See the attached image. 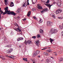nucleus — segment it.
<instances>
[{
	"label": "nucleus",
	"mask_w": 63,
	"mask_h": 63,
	"mask_svg": "<svg viewBox=\"0 0 63 63\" xmlns=\"http://www.w3.org/2000/svg\"><path fill=\"white\" fill-rule=\"evenodd\" d=\"M60 3L59 2L58 3V6H60L61 5V4H60Z\"/></svg>",
	"instance_id": "37998d69"
},
{
	"label": "nucleus",
	"mask_w": 63,
	"mask_h": 63,
	"mask_svg": "<svg viewBox=\"0 0 63 63\" xmlns=\"http://www.w3.org/2000/svg\"><path fill=\"white\" fill-rule=\"evenodd\" d=\"M39 52H40L38 50L36 51L35 53H34L33 54V55L34 57L35 56H36V55H38V54L39 53Z\"/></svg>",
	"instance_id": "7ed1b4c3"
},
{
	"label": "nucleus",
	"mask_w": 63,
	"mask_h": 63,
	"mask_svg": "<svg viewBox=\"0 0 63 63\" xmlns=\"http://www.w3.org/2000/svg\"><path fill=\"white\" fill-rule=\"evenodd\" d=\"M53 33L51 31V30H50V31L49 32V35H51V34H52Z\"/></svg>",
	"instance_id": "9b49d317"
},
{
	"label": "nucleus",
	"mask_w": 63,
	"mask_h": 63,
	"mask_svg": "<svg viewBox=\"0 0 63 63\" xmlns=\"http://www.w3.org/2000/svg\"><path fill=\"white\" fill-rule=\"evenodd\" d=\"M31 14V11H30L29 12H28L27 16H28L29 17V16Z\"/></svg>",
	"instance_id": "1a4fd4ad"
},
{
	"label": "nucleus",
	"mask_w": 63,
	"mask_h": 63,
	"mask_svg": "<svg viewBox=\"0 0 63 63\" xmlns=\"http://www.w3.org/2000/svg\"><path fill=\"white\" fill-rule=\"evenodd\" d=\"M38 9H43V8L41 6H38Z\"/></svg>",
	"instance_id": "ddd939ff"
},
{
	"label": "nucleus",
	"mask_w": 63,
	"mask_h": 63,
	"mask_svg": "<svg viewBox=\"0 0 63 63\" xmlns=\"http://www.w3.org/2000/svg\"><path fill=\"white\" fill-rule=\"evenodd\" d=\"M0 12L1 13V14H3L4 15L5 14H4V12H3L2 10H1V8H0Z\"/></svg>",
	"instance_id": "9d476101"
},
{
	"label": "nucleus",
	"mask_w": 63,
	"mask_h": 63,
	"mask_svg": "<svg viewBox=\"0 0 63 63\" xmlns=\"http://www.w3.org/2000/svg\"><path fill=\"white\" fill-rule=\"evenodd\" d=\"M53 34L55 33L56 32H57V30L56 29L53 28L52 30H51Z\"/></svg>",
	"instance_id": "f03ea898"
},
{
	"label": "nucleus",
	"mask_w": 63,
	"mask_h": 63,
	"mask_svg": "<svg viewBox=\"0 0 63 63\" xmlns=\"http://www.w3.org/2000/svg\"><path fill=\"white\" fill-rule=\"evenodd\" d=\"M53 18H55V17H56L54 16H53Z\"/></svg>",
	"instance_id": "4d7b16f0"
},
{
	"label": "nucleus",
	"mask_w": 63,
	"mask_h": 63,
	"mask_svg": "<svg viewBox=\"0 0 63 63\" xmlns=\"http://www.w3.org/2000/svg\"><path fill=\"white\" fill-rule=\"evenodd\" d=\"M51 58L52 59H54V58H53V57H51Z\"/></svg>",
	"instance_id": "603ef678"
},
{
	"label": "nucleus",
	"mask_w": 63,
	"mask_h": 63,
	"mask_svg": "<svg viewBox=\"0 0 63 63\" xmlns=\"http://www.w3.org/2000/svg\"><path fill=\"white\" fill-rule=\"evenodd\" d=\"M0 30H1V28L0 27Z\"/></svg>",
	"instance_id": "774afa93"
},
{
	"label": "nucleus",
	"mask_w": 63,
	"mask_h": 63,
	"mask_svg": "<svg viewBox=\"0 0 63 63\" xmlns=\"http://www.w3.org/2000/svg\"><path fill=\"white\" fill-rule=\"evenodd\" d=\"M23 3L24 4L22 5L23 6V7H26V6H27V4H26L27 3H25V1H24Z\"/></svg>",
	"instance_id": "6e6552de"
},
{
	"label": "nucleus",
	"mask_w": 63,
	"mask_h": 63,
	"mask_svg": "<svg viewBox=\"0 0 63 63\" xmlns=\"http://www.w3.org/2000/svg\"><path fill=\"white\" fill-rule=\"evenodd\" d=\"M29 0H27V2L28 3V4H27V5H28V6L29 5Z\"/></svg>",
	"instance_id": "7c9ffc66"
},
{
	"label": "nucleus",
	"mask_w": 63,
	"mask_h": 63,
	"mask_svg": "<svg viewBox=\"0 0 63 63\" xmlns=\"http://www.w3.org/2000/svg\"><path fill=\"white\" fill-rule=\"evenodd\" d=\"M63 26L61 25H60L59 27V28L60 29H62L63 28Z\"/></svg>",
	"instance_id": "f8f14e48"
},
{
	"label": "nucleus",
	"mask_w": 63,
	"mask_h": 63,
	"mask_svg": "<svg viewBox=\"0 0 63 63\" xmlns=\"http://www.w3.org/2000/svg\"><path fill=\"white\" fill-rule=\"evenodd\" d=\"M43 20H42V19H40V20L39 21V22H40V23H42V22H43Z\"/></svg>",
	"instance_id": "bb28decb"
},
{
	"label": "nucleus",
	"mask_w": 63,
	"mask_h": 63,
	"mask_svg": "<svg viewBox=\"0 0 63 63\" xmlns=\"http://www.w3.org/2000/svg\"><path fill=\"white\" fill-rule=\"evenodd\" d=\"M50 22H49V21H48V22H47V25H49Z\"/></svg>",
	"instance_id": "4be33fe9"
},
{
	"label": "nucleus",
	"mask_w": 63,
	"mask_h": 63,
	"mask_svg": "<svg viewBox=\"0 0 63 63\" xmlns=\"http://www.w3.org/2000/svg\"><path fill=\"white\" fill-rule=\"evenodd\" d=\"M31 41H29L28 40L26 42V40H25V41L24 42V44H25L26 45H27V44H30V43H31Z\"/></svg>",
	"instance_id": "39448f33"
},
{
	"label": "nucleus",
	"mask_w": 63,
	"mask_h": 63,
	"mask_svg": "<svg viewBox=\"0 0 63 63\" xmlns=\"http://www.w3.org/2000/svg\"><path fill=\"white\" fill-rule=\"evenodd\" d=\"M55 55H56V56L57 55V54H55Z\"/></svg>",
	"instance_id": "69168bd1"
},
{
	"label": "nucleus",
	"mask_w": 63,
	"mask_h": 63,
	"mask_svg": "<svg viewBox=\"0 0 63 63\" xmlns=\"http://www.w3.org/2000/svg\"><path fill=\"white\" fill-rule=\"evenodd\" d=\"M18 18V19H19V18H20V16H18L17 17Z\"/></svg>",
	"instance_id": "13d9d810"
},
{
	"label": "nucleus",
	"mask_w": 63,
	"mask_h": 63,
	"mask_svg": "<svg viewBox=\"0 0 63 63\" xmlns=\"http://www.w3.org/2000/svg\"><path fill=\"white\" fill-rule=\"evenodd\" d=\"M46 48H47L46 47L44 48L43 49H42V50H45Z\"/></svg>",
	"instance_id": "a19ab883"
},
{
	"label": "nucleus",
	"mask_w": 63,
	"mask_h": 63,
	"mask_svg": "<svg viewBox=\"0 0 63 63\" xmlns=\"http://www.w3.org/2000/svg\"><path fill=\"white\" fill-rule=\"evenodd\" d=\"M58 19H61V17H58Z\"/></svg>",
	"instance_id": "5fc2aeb1"
},
{
	"label": "nucleus",
	"mask_w": 63,
	"mask_h": 63,
	"mask_svg": "<svg viewBox=\"0 0 63 63\" xmlns=\"http://www.w3.org/2000/svg\"><path fill=\"white\" fill-rule=\"evenodd\" d=\"M16 12L17 13H19V10H17V11Z\"/></svg>",
	"instance_id": "4c0bfd02"
},
{
	"label": "nucleus",
	"mask_w": 63,
	"mask_h": 63,
	"mask_svg": "<svg viewBox=\"0 0 63 63\" xmlns=\"http://www.w3.org/2000/svg\"><path fill=\"white\" fill-rule=\"evenodd\" d=\"M44 12H45V11H44V9L42 11H41V13H43Z\"/></svg>",
	"instance_id": "c03bdc74"
},
{
	"label": "nucleus",
	"mask_w": 63,
	"mask_h": 63,
	"mask_svg": "<svg viewBox=\"0 0 63 63\" xmlns=\"http://www.w3.org/2000/svg\"><path fill=\"white\" fill-rule=\"evenodd\" d=\"M20 40H23V38L20 37Z\"/></svg>",
	"instance_id": "ea45409f"
},
{
	"label": "nucleus",
	"mask_w": 63,
	"mask_h": 63,
	"mask_svg": "<svg viewBox=\"0 0 63 63\" xmlns=\"http://www.w3.org/2000/svg\"><path fill=\"white\" fill-rule=\"evenodd\" d=\"M31 60L32 61V62H35V60H34L33 59H31Z\"/></svg>",
	"instance_id": "2f4dec72"
},
{
	"label": "nucleus",
	"mask_w": 63,
	"mask_h": 63,
	"mask_svg": "<svg viewBox=\"0 0 63 63\" xmlns=\"http://www.w3.org/2000/svg\"><path fill=\"white\" fill-rule=\"evenodd\" d=\"M14 6V3L13 2H11V4L10 5L11 7H13Z\"/></svg>",
	"instance_id": "4468645a"
},
{
	"label": "nucleus",
	"mask_w": 63,
	"mask_h": 63,
	"mask_svg": "<svg viewBox=\"0 0 63 63\" xmlns=\"http://www.w3.org/2000/svg\"><path fill=\"white\" fill-rule=\"evenodd\" d=\"M4 2L5 3V5H7V2H8V1L6 0H4Z\"/></svg>",
	"instance_id": "a211bd4d"
},
{
	"label": "nucleus",
	"mask_w": 63,
	"mask_h": 63,
	"mask_svg": "<svg viewBox=\"0 0 63 63\" xmlns=\"http://www.w3.org/2000/svg\"><path fill=\"white\" fill-rule=\"evenodd\" d=\"M2 14H1V13H0V20L1 19V15Z\"/></svg>",
	"instance_id": "49530a36"
},
{
	"label": "nucleus",
	"mask_w": 63,
	"mask_h": 63,
	"mask_svg": "<svg viewBox=\"0 0 63 63\" xmlns=\"http://www.w3.org/2000/svg\"><path fill=\"white\" fill-rule=\"evenodd\" d=\"M17 30H18V31H19V32H21V30L19 28H17Z\"/></svg>",
	"instance_id": "aec40b11"
},
{
	"label": "nucleus",
	"mask_w": 63,
	"mask_h": 63,
	"mask_svg": "<svg viewBox=\"0 0 63 63\" xmlns=\"http://www.w3.org/2000/svg\"><path fill=\"white\" fill-rule=\"evenodd\" d=\"M62 10L60 9H59L58 10H57L56 11V14H59L61 12H62Z\"/></svg>",
	"instance_id": "20e7f679"
},
{
	"label": "nucleus",
	"mask_w": 63,
	"mask_h": 63,
	"mask_svg": "<svg viewBox=\"0 0 63 63\" xmlns=\"http://www.w3.org/2000/svg\"><path fill=\"white\" fill-rule=\"evenodd\" d=\"M49 2V0H48L46 2V4H48Z\"/></svg>",
	"instance_id": "c85d7f7f"
},
{
	"label": "nucleus",
	"mask_w": 63,
	"mask_h": 63,
	"mask_svg": "<svg viewBox=\"0 0 63 63\" xmlns=\"http://www.w3.org/2000/svg\"><path fill=\"white\" fill-rule=\"evenodd\" d=\"M35 43L36 44V45L37 46V47H39V42L38 40H36L35 42Z\"/></svg>",
	"instance_id": "0eeeda50"
},
{
	"label": "nucleus",
	"mask_w": 63,
	"mask_h": 63,
	"mask_svg": "<svg viewBox=\"0 0 63 63\" xmlns=\"http://www.w3.org/2000/svg\"><path fill=\"white\" fill-rule=\"evenodd\" d=\"M24 2H25V3H26L27 2V1H26V0L25 1H24Z\"/></svg>",
	"instance_id": "bf43d9fd"
},
{
	"label": "nucleus",
	"mask_w": 63,
	"mask_h": 63,
	"mask_svg": "<svg viewBox=\"0 0 63 63\" xmlns=\"http://www.w3.org/2000/svg\"><path fill=\"white\" fill-rule=\"evenodd\" d=\"M43 30L42 29H40V33H43Z\"/></svg>",
	"instance_id": "f3484780"
},
{
	"label": "nucleus",
	"mask_w": 63,
	"mask_h": 63,
	"mask_svg": "<svg viewBox=\"0 0 63 63\" xmlns=\"http://www.w3.org/2000/svg\"><path fill=\"white\" fill-rule=\"evenodd\" d=\"M52 59H52L50 58V60H50V61H51V60H52Z\"/></svg>",
	"instance_id": "6e6d98bb"
},
{
	"label": "nucleus",
	"mask_w": 63,
	"mask_h": 63,
	"mask_svg": "<svg viewBox=\"0 0 63 63\" xmlns=\"http://www.w3.org/2000/svg\"><path fill=\"white\" fill-rule=\"evenodd\" d=\"M23 21H24L25 20H26V18H25L23 19Z\"/></svg>",
	"instance_id": "09e8293b"
},
{
	"label": "nucleus",
	"mask_w": 63,
	"mask_h": 63,
	"mask_svg": "<svg viewBox=\"0 0 63 63\" xmlns=\"http://www.w3.org/2000/svg\"><path fill=\"white\" fill-rule=\"evenodd\" d=\"M43 60H41V62L42 61V62H43Z\"/></svg>",
	"instance_id": "052dcab7"
},
{
	"label": "nucleus",
	"mask_w": 63,
	"mask_h": 63,
	"mask_svg": "<svg viewBox=\"0 0 63 63\" xmlns=\"http://www.w3.org/2000/svg\"><path fill=\"white\" fill-rule=\"evenodd\" d=\"M63 26V23L62 24Z\"/></svg>",
	"instance_id": "338daca9"
},
{
	"label": "nucleus",
	"mask_w": 63,
	"mask_h": 63,
	"mask_svg": "<svg viewBox=\"0 0 63 63\" xmlns=\"http://www.w3.org/2000/svg\"><path fill=\"white\" fill-rule=\"evenodd\" d=\"M48 53H46V54L45 55H48Z\"/></svg>",
	"instance_id": "8fccbe9b"
},
{
	"label": "nucleus",
	"mask_w": 63,
	"mask_h": 63,
	"mask_svg": "<svg viewBox=\"0 0 63 63\" xmlns=\"http://www.w3.org/2000/svg\"><path fill=\"white\" fill-rule=\"evenodd\" d=\"M43 10L44 12H46V11H47V8H45Z\"/></svg>",
	"instance_id": "a878e982"
},
{
	"label": "nucleus",
	"mask_w": 63,
	"mask_h": 63,
	"mask_svg": "<svg viewBox=\"0 0 63 63\" xmlns=\"http://www.w3.org/2000/svg\"><path fill=\"white\" fill-rule=\"evenodd\" d=\"M13 51V49H12L11 48H10L9 49V51L10 52V53L12 51Z\"/></svg>",
	"instance_id": "412c9836"
},
{
	"label": "nucleus",
	"mask_w": 63,
	"mask_h": 63,
	"mask_svg": "<svg viewBox=\"0 0 63 63\" xmlns=\"http://www.w3.org/2000/svg\"><path fill=\"white\" fill-rule=\"evenodd\" d=\"M27 58H23V60H24V61H27V62L28 61H27Z\"/></svg>",
	"instance_id": "6ab92c4d"
},
{
	"label": "nucleus",
	"mask_w": 63,
	"mask_h": 63,
	"mask_svg": "<svg viewBox=\"0 0 63 63\" xmlns=\"http://www.w3.org/2000/svg\"><path fill=\"white\" fill-rule=\"evenodd\" d=\"M19 47H21V45H19Z\"/></svg>",
	"instance_id": "680f3d73"
},
{
	"label": "nucleus",
	"mask_w": 63,
	"mask_h": 63,
	"mask_svg": "<svg viewBox=\"0 0 63 63\" xmlns=\"http://www.w3.org/2000/svg\"><path fill=\"white\" fill-rule=\"evenodd\" d=\"M17 41H20V37L19 38H17Z\"/></svg>",
	"instance_id": "473e14b6"
},
{
	"label": "nucleus",
	"mask_w": 63,
	"mask_h": 63,
	"mask_svg": "<svg viewBox=\"0 0 63 63\" xmlns=\"http://www.w3.org/2000/svg\"><path fill=\"white\" fill-rule=\"evenodd\" d=\"M49 61H50V60H49V59H47V62H49Z\"/></svg>",
	"instance_id": "e433bc0d"
},
{
	"label": "nucleus",
	"mask_w": 63,
	"mask_h": 63,
	"mask_svg": "<svg viewBox=\"0 0 63 63\" xmlns=\"http://www.w3.org/2000/svg\"><path fill=\"white\" fill-rule=\"evenodd\" d=\"M0 58H2L3 59H4V58H2V57H1V56H0Z\"/></svg>",
	"instance_id": "3c124183"
},
{
	"label": "nucleus",
	"mask_w": 63,
	"mask_h": 63,
	"mask_svg": "<svg viewBox=\"0 0 63 63\" xmlns=\"http://www.w3.org/2000/svg\"><path fill=\"white\" fill-rule=\"evenodd\" d=\"M50 43H52V42H53V41H54V40H52V39H51V38H50Z\"/></svg>",
	"instance_id": "2eb2a0df"
},
{
	"label": "nucleus",
	"mask_w": 63,
	"mask_h": 63,
	"mask_svg": "<svg viewBox=\"0 0 63 63\" xmlns=\"http://www.w3.org/2000/svg\"><path fill=\"white\" fill-rule=\"evenodd\" d=\"M32 11H34L36 10V9L35 8H33L32 9Z\"/></svg>",
	"instance_id": "b1692460"
},
{
	"label": "nucleus",
	"mask_w": 63,
	"mask_h": 63,
	"mask_svg": "<svg viewBox=\"0 0 63 63\" xmlns=\"http://www.w3.org/2000/svg\"><path fill=\"white\" fill-rule=\"evenodd\" d=\"M45 5H46L48 7V8H49V9L50 10V7H51V6H52L53 5L52 4L51 5L50 4H45Z\"/></svg>",
	"instance_id": "423d86ee"
},
{
	"label": "nucleus",
	"mask_w": 63,
	"mask_h": 63,
	"mask_svg": "<svg viewBox=\"0 0 63 63\" xmlns=\"http://www.w3.org/2000/svg\"><path fill=\"white\" fill-rule=\"evenodd\" d=\"M37 38H40L41 37V36L40 35L38 34L37 36Z\"/></svg>",
	"instance_id": "cd10ccee"
},
{
	"label": "nucleus",
	"mask_w": 63,
	"mask_h": 63,
	"mask_svg": "<svg viewBox=\"0 0 63 63\" xmlns=\"http://www.w3.org/2000/svg\"><path fill=\"white\" fill-rule=\"evenodd\" d=\"M7 53H11L10 52V51H9H9H7Z\"/></svg>",
	"instance_id": "79ce46f5"
},
{
	"label": "nucleus",
	"mask_w": 63,
	"mask_h": 63,
	"mask_svg": "<svg viewBox=\"0 0 63 63\" xmlns=\"http://www.w3.org/2000/svg\"><path fill=\"white\" fill-rule=\"evenodd\" d=\"M61 34L62 35V37H63V32H61Z\"/></svg>",
	"instance_id": "f704fd0d"
},
{
	"label": "nucleus",
	"mask_w": 63,
	"mask_h": 63,
	"mask_svg": "<svg viewBox=\"0 0 63 63\" xmlns=\"http://www.w3.org/2000/svg\"><path fill=\"white\" fill-rule=\"evenodd\" d=\"M52 15L53 17L54 16V14H52Z\"/></svg>",
	"instance_id": "864d4df0"
},
{
	"label": "nucleus",
	"mask_w": 63,
	"mask_h": 63,
	"mask_svg": "<svg viewBox=\"0 0 63 63\" xmlns=\"http://www.w3.org/2000/svg\"><path fill=\"white\" fill-rule=\"evenodd\" d=\"M14 30H16V31H17V32H18V30H17V29L16 28H14Z\"/></svg>",
	"instance_id": "c9c22d12"
},
{
	"label": "nucleus",
	"mask_w": 63,
	"mask_h": 63,
	"mask_svg": "<svg viewBox=\"0 0 63 63\" xmlns=\"http://www.w3.org/2000/svg\"><path fill=\"white\" fill-rule=\"evenodd\" d=\"M59 60L60 61H63V58H59Z\"/></svg>",
	"instance_id": "dca6fc26"
},
{
	"label": "nucleus",
	"mask_w": 63,
	"mask_h": 63,
	"mask_svg": "<svg viewBox=\"0 0 63 63\" xmlns=\"http://www.w3.org/2000/svg\"><path fill=\"white\" fill-rule=\"evenodd\" d=\"M49 25H50L51 26H52V25H53V23H52V22H50Z\"/></svg>",
	"instance_id": "5701e85b"
},
{
	"label": "nucleus",
	"mask_w": 63,
	"mask_h": 63,
	"mask_svg": "<svg viewBox=\"0 0 63 63\" xmlns=\"http://www.w3.org/2000/svg\"><path fill=\"white\" fill-rule=\"evenodd\" d=\"M43 53H44V55H45L46 54H47V53H46V52H44Z\"/></svg>",
	"instance_id": "de8ad7c7"
},
{
	"label": "nucleus",
	"mask_w": 63,
	"mask_h": 63,
	"mask_svg": "<svg viewBox=\"0 0 63 63\" xmlns=\"http://www.w3.org/2000/svg\"><path fill=\"white\" fill-rule=\"evenodd\" d=\"M38 57H40V56H38Z\"/></svg>",
	"instance_id": "e2e57ef3"
},
{
	"label": "nucleus",
	"mask_w": 63,
	"mask_h": 63,
	"mask_svg": "<svg viewBox=\"0 0 63 63\" xmlns=\"http://www.w3.org/2000/svg\"><path fill=\"white\" fill-rule=\"evenodd\" d=\"M7 47H11V45H9L7 46Z\"/></svg>",
	"instance_id": "58836bf2"
},
{
	"label": "nucleus",
	"mask_w": 63,
	"mask_h": 63,
	"mask_svg": "<svg viewBox=\"0 0 63 63\" xmlns=\"http://www.w3.org/2000/svg\"><path fill=\"white\" fill-rule=\"evenodd\" d=\"M51 48L50 47H48V48Z\"/></svg>",
	"instance_id": "0e129e2a"
},
{
	"label": "nucleus",
	"mask_w": 63,
	"mask_h": 63,
	"mask_svg": "<svg viewBox=\"0 0 63 63\" xmlns=\"http://www.w3.org/2000/svg\"><path fill=\"white\" fill-rule=\"evenodd\" d=\"M32 38L33 39H36V36H33L32 37Z\"/></svg>",
	"instance_id": "72a5a7b5"
},
{
	"label": "nucleus",
	"mask_w": 63,
	"mask_h": 63,
	"mask_svg": "<svg viewBox=\"0 0 63 63\" xmlns=\"http://www.w3.org/2000/svg\"><path fill=\"white\" fill-rule=\"evenodd\" d=\"M33 18H34V19H36V17H35V16H33Z\"/></svg>",
	"instance_id": "a18cd8bd"
},
{
	"label": "nucleus",
	"mask_w": 63,
	"mask_h": 63,
	"mask_svg": "<svg viewBox=\"0 0 63 63\" xmlns=\"http://www.w3.org/2000/svg\"><path fill=\"white\" fill-rule=\"evenodd\" d=\"M51 49H50L49 50H47V51L48 52L50 53V52H51Z\"/></svg>",
	"instance_id": "c756f323"
},
{
	"label": "nucleus",
	"mask_w": 63,
	"mask_h": 63,
	"mask_svg": "<svg viewBox=\"0 0 63 63\" xmlns=\"http://www.w3.org/2000/svg\"><path fill=\"white\" fill-rule=\"evenodd\" d=\"M8 7H6V8H4V10H5V12H4V15H5V14H8V15H10V14H11V15H14V16L16 15V14L14 12H11L10 11L8 10Z\"/></svg>",
	"instance_id": "f257e3e1"
},
{
	"label": "nucleus",
	"mask_w": 63,
	"mask_h": 63,
	"mask_svg": "<svg viewBox=\"0 0 63 63\" xmlns=\"http://www.w3.org/2000/svg\"><path fill=\"white\" fill-rule=\"evenodd\" d=\"M11 58H12V59H13L15 57V56H11L10 57Z\"/></svg>",
	"instance_id": "393cba45"
}]
</instances>
